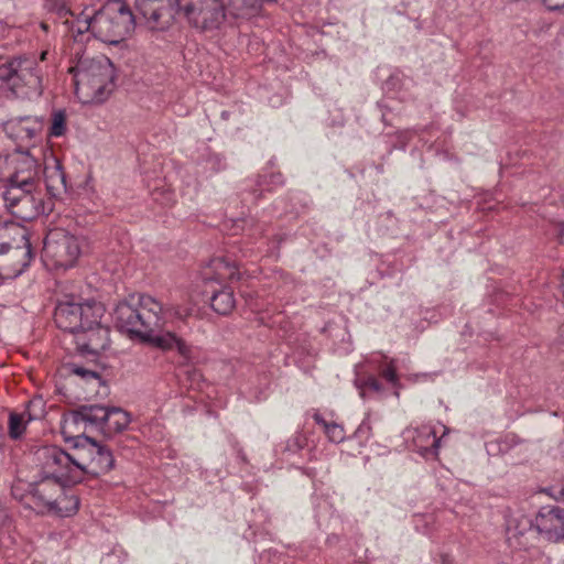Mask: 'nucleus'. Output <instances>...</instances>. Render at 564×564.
Instances as JSON below:
<instances>
[{"mask_svg": "<svg viewBox=\"0 0 564 564\" xmlns=\"http://www.w3.org/2000/svg\"><path fill=\"white\" fill-rule=\"evenodd\" d=\"M194 313L191 305L171 304L165 308L147 294L132 295L120 302L113 312L117 326L142 341L165 351L176 350L185 359L191 357V347L173 332H164L167 317L185 319Z\"/></svg>", "mask_w": 564, "mask_h": 564, "instance_id": "f257e3e1", "label": "nucleus"}, {"mask_svg": "<svg viewBox=\"0 0 564 564\" xmlns=\"http://www.w3.org/2000/svg\"><path fill=\"white\" fill-rule=\"evenodd\" d=\"M137 11L152 30L170 25L175 14L183 15L202 31L218 29L227 15L249 19L261 11V0H137Z\"/></svg>", "mask_w": 564, "mask_h": 564, "instance_id": "f03ea898", "label": "nucleus"}, {"mask_svg": "<svg viewBox=\"0 0 564 564\" xmlns=\"http://www.w3.org/2000/svg\"><path fill=\"white\" fill-rule=\"evenodd\" d=\"M75 93L84 104L104 101L115 87V67L105 55L83 56L75 67Z\"/></svg>", "mask_w": 564, "mask_h": 564, "instance_id": "7ed1b4c3", "label": "nucleus"}, {"mask_svg": "<svg viewBox=\"0 0 564 564\" xmlns=\"http://www.w3.org/2000/svg\"><path fill=\"white\" fill-rule=\"evenodd\" d=\"M34 257L29 231L17 223L0 224V279H15Z\"/></svg>", "mask_w": 564, "mask_h": 564, "instance_id": "20e7f679", "label": "nucleus"}, {"mask_svg": "<svg viewBox=\"0 0 564 564\" xmlns=\"http://www.w3.org/2000/svg\"><path fill=\"white\" fill-rule=\"evenodd\" d=\"M48 52L40 57L19 56L0 65V80L18 97L40 96L43 91V67Z\"/></svg>", "mask_w": 564, "mask_h": 564, "instance_id": "39448f33", "label": "nucleus"}, {"mask_svg": "<svg viewBox=\"0 0 564 564\" xmlns=\"http://www.w3.org/2000/svg\"><path fill=\"white\" fill-rule=\"evenodd\" d=\"M29 184L6 185L2 197L8 212L17 219L30 221L52 210L51 202H45L41 188V171L32 175Z\"/></svg>", "mask_w": 564, "mask_h": 564, "instance_id": "423d86ee", "label": "nucleus"}, {"mask_svg": "<svg viewBox=\"0 0 564 564\" xmlns=\"http://www.w3.org/2000/svg\"><path fill=\"white\" fill-rule=\"evenodd\" d=\"M240 278L239 270L235 262L218 257L213 259L208 268L203 273V281L209 290H205L210 301L212 308L221 315L229 314L235 305L236 300L234 291L223 282L227 280H238Z\"/></svg>", "mask_w": 564, "mask_h": 564, "instance_id": "0eeeda50", "label": "nucleus"}, {"mask_svg": "<svg viewBox=\"0 0 564 564\" xmlns=\"http://www.w3.org/2000/svg\"><path fill=\"white\" fill-rule=\"evenodd\" d=\"M134 29V17L129 8L112 1L102 6L95 12L93 35L109 44H117L124 40Z\"/></svg>", "mask_w": 564, "mask_h": 564, "instance_id": "6e6552de", "label": "nucleus"}, {"mask_svg": "<svg viewBox=\"0 0 564 564\" xmlns=\"http://www.w3.org/2000/svg\"><path fill=\"white\" fill-rule=\"evenodd\" d=\"M104 306L94 301L78 302L66 296L55 307L54 321L59 329L76 335L84 325H91L104 315Z\"/></svg>", "mask_w": 564, "mask_h": 564, "instance_id": "1a4fd4ad", "label": "nucleus"}, {"mask_svg": "<svg viewBox=\"0 0 564 564\" xmlns=\"http://www.w3.org/2000/svg\"><path fill=\"white\" fill-rule=\"evenodd\" d=\"M82 247L83 239L63 228H54L44 239L43 252L56 268L68 269L77 262Z\"/></svg>", "mask_w": 564, "mask_h": 564, "instance_id": "9d476101", "label": "nucleus"}, {"mask_svg": "<svg viewBox=\"0 0 564 564\" xmlns=\"http://www.w3.org/2000/svg\"><path fill=\"white\" fill-rule=\"evenodd\" d=\"M78 444V481L85 474L99 476L112 469L115 459L111 451L83 434L73 436Z\"/></svg>", "mask_w": 564, "mask_h": 564, "instance_id": "9b49d317", "label": "nucleus"}, {"mask_svg": "<svg viewBox=\"0 0 564 564\" xmlns=\"http://www.w3.org/2000/svg\"><path fill=\"white\" fill-rule=\"evenodd\" d=\"M41 171L39 158L30 150L23 151L15 148L10 153H0V181L12 183L29 184L32 175H37Z\"/></svg>", "mask_w": 564, "mask_h": 564, "instance_id": "f8f14e48", "label": "nucleus"}, {"mask_svg": "<svg viewBox=\"0 0 564 564\" xmlns=\"http://www.w3.org/2000/svg\"><path fill=\"white\" fill-rule=\"evenodd\" d=\"M70 451H64L57 446L44 447L41 451V459L43 460V473L46 476L66 482L78 481L77 454L78 444L76 440Z\"/></svg>", "mask_w": 564, "mask_h": 564, "instance_id": "ddd939ff", "label": "nucleus"}, {"mask_svg": "<svg viewBox=\"0 0 564 564\" xmlns=\"http://www.w3.org/2000/svg\"><path fill=\"white\" fill-rule=\"evenodd\" d=\"M43 123L35 117L12 118L3 123V130L7 135L17 142V148L23 151L30 150L39 159L41 150L36 144L41 142V132Z\"/></svg>", "mask_w": 564, "mask_h": 564, "instance_id": "4468645a", "label": "nucleus"}, {"mask_svg": "<svg viewBox=\"0 0 564 564\" xmlns=\"http://www.w3.org/2000/svg\"><path fill=\"white\" fill-rule=\"evenodd\" d=\"M106 417V406L98 404L82 405L64 417L62 433L65 436V440L68 441L72 440L68 434L73 433L74 430H79L82 425L84 429L86 426H91L102 432Z\"/></svg>", "mask_w": 564, "mask_h": 564, "instance_id": "2eb2a0df", "label": "nucleus"}, {"mask_svg": "<svg viewBox=\"0 0 564 564\" xmlns=\"http://www.w3.org/2000/svg\"><path fill=\"white\" fill-rule=\"evenodd\" d=\"M538 532L550 542L564 540V508L557 506L542 507L534 519Z\"/></svg>", "mask_w": 564, "mask_h": 564, "instance_id": "dca6fc26", "label": "nucleus"}, {"mask_svg": "<svg viewBox=\"0 0 564 564\" xmlns=\"http://www.w3.org/2000/svg\"><path fill=\"white\" fill-rule=\"evenodd\" d=\"M403 437L406 442H411L412 448L424 457L437 454L441 437L436 436V430L431 424L408 427L403 432Z\"/></svg>", "mask_w": 564, "mask_h": 564, "instance_id": "f3484780", "label": "nucleus"}, {"mask_svg": "<svg viewBox=\"0 0 564 564\" xmlns=\"http://www.w3.org/2000/svg\"><path fill=\"white\" fill-rule=\"evenodd\" d=\"M109 328L100 319L84 327L76 334V344L85 352L97 355L109 346Z\"/></svg>", "mask_w": 564, "mask_h": 564, "instance_id": "a211bd4d", "label": "nucleus"}, {"mask_svg": "<svg viewBox=\"0 0 564 564\" xmlns=\"http://www.w3.org/2000/svg\"><path fill=\"white\" fill-rule=\"evenodd\" d=\"M66 484V481L44 475L35 485H29L31 497L35 500V506L48 511L65 491L64 486Z\"/></svg>", "mask_w": 564, "mask_h": 564, "instance_id": "6ab92c4d", "label": "nucleus"}, {"mask_svg": "<svg viewBox=\"0 0 564 564\" xmlns=\"http://www.w3.org/2000/svg\"><path fill=\"white\" fill-rule=\"evenodd\" d=\"M37 405H43L42 400H32L29 403L28 410H25L23 413H10L8 430L11 438H20L25 431L26 423L40 417L41 414L32 413V410Z\"/></svg>", "mask_w": 564, "mask_h": 564, "instance_id": "aec40b11", "label": "nucleus"}, {"mask_svg": "<svg viewBox=\"0 0 564 564\" xmlns=\"http://www.w3.org/2000/svg\"><path fill=\"white\" fill-rule=\"evenodd\" d=\"M52 161V166L46 165L44 170L41 169V176H44L47 193L51 196H57L66 189V176L61 163L56 159Z\"/></svg>", "mask_w": 564, "mask_h": 564, "instance_id": "412c9836", "label": "nucleus"}, {"mask_svg": "<svg viewBox=\"0 0 564 564\" xmlns=\"http://www.w3.org/2000/svg\"><path fill=\"white\" fill-rule=\"evenodd\" d=\"M129 423L130 415L128 412L120 408H107V417L105 419L102 433L107 436H111L123 431Z\"/></svg>", "mask_w": 564, "mask_h": 564, "instance_id": "4be33fe9", "label": "nucleus"}, {"mask_svg": "<svg viewBox=\"0 0 564 564\" xmlns=\"http://www.w3.org/2000/svg\"><path fill=\"white\" fill-rule=\"evenodd\" d=\"M79 508V500L74 495H67L65 491L56 500L47 512L55 513L61 517H69L77 512Z\"/></svg>", "mask_w": 564, "mask_h": 564, "instance_id": "5701e85b", "label": "nucleus"}, {"mask_svg": "<svg viewBox=\"0 0 564 564\" xmlns=\"http://www.w3.org/2000/svg\"><path fill=\"white\" fill-rule=\"evenodd\" d=\"M95 21V12H88L87 10L80 12L77 17L72 20L66 19L65 23L69 24V29L73 33L82 35L86 32L93 34V22Z\"/></svg>", "mask_w": 564, "mask_h": 564, "instance_id": "b1692460", "label": "nucleus"}, {"mask_svg": "<svg viewBox=\"0 0 564 564\" xmlns=\"http://www.w3.org/2000/svg\"><path fill=\"white\" fill-rule=\"evenodd\" d=\"M532 525V521L524 516L510 517L507 521V533L510 536L522 535Z\"/></svg>", "mask_w": 564, "mask_h": 564, "instance_id": "393cba45", "label": "nucleus"}, {"mask_svg": "<svg viewBox=\"0 0 564 564\" xmlns=\"http://www.w3.org/2000/svg\"><path fill=\"white\" fill-rule=\"evenodd\" d=\"M67 130L66 113L64 110H56L52 113L50 135L62 137Z\"/></svg>", "mask_w": 564, "mask_h": 564, "instance_id": "a878e982", "label": "nucleus"}, {"mask_svg": "<svg viewBox=\"0 0 564 564\" xmlns=\"http://www.w3.org/2000/svg\"><path fill=\"white\" fill-rule=\"evenodd\" d=\"M355 383H356V387L359 389L360 395L362 398L365 397V393H366L367 390H371V391L377 392V393L382 391L381 383L379 382V380L375 376H371V375L368 376L365 379L357 378Z\"/></svg>", "mask_w": 564, "mask_h": 564, "instance_id": "bb28decb", "label": "nucleus"}, {"mask_svg": "<svg viewBox=\"0 0 564 564\" xmlns=\"http://www.w3.org/2000/svg\"><path fill=\"white\" fill-rule=\"evenodd\" d=\"M45 8L56 13L59 18L67 19L68 15L73 17L67 0H45Z\"/></svg>", "mask_w": 564, "mask_h": 564, "instance_id": "cd10ccee", "label": "nucleus"}, {"mask_svg": "<svg viewBox=\"0 0 564 564\" xmlns=\"http://www.w3.org/2000/svg\"><path fill=\"white\" fill-rule=\"evenodd\" d=\"M324 432L330 442L340 443L345 440V431L343 426L336 423H330L328 426H326Z\"/></svg>", "mask_w": 564, "mask_h": 564, "instance_id": "c85d7f7f", "label": "nucleus"}, {"mask_svg": "<svg viewBox=\"0 0 564 564\" xmlns=\"http://www.w3.org/2000/svg\"><path fill=\"white\" fill-rule=\"evenodd\" d=\"M380 373L381 377L386 379L387 382L391 383L393 387L398 384L399 379L397 376V368L392 360L381 368Z\"/></svg>", "mask_w": 564, "mask_h": 564, "instance_id": "c756f323", "label": "nucleus"}, {"mask_svg": "<svg viewBox=\"0 0 564 564\" xmlns=\"http://www.w3.org/2000/svg\"><path fill=\"white\" fill-rule=\"evenodd\" d=\"M72 372L82 377L83 379H99V376L96 371H93V370H88L84 367H79V366H76V365H73L72 366Z\"/></svg>", "mask_w": 564, "mask_h": 564, "instance_id": "7c9ffc66", "label": "nucleus"}, {"mask_svg": "<svg viewBox=\"0 0 564 564\" xmlns=\"http://www.w3.org/2000/svg\"><path fill=\"white\" fill-rule=\"evenodd\" d=\"M370 431V425L367 420H364L356 431L358 437H367Z\"/></svg>", "mask_w": 564, "mask_h": 564, "instance_id": "2f4dec72", "label": "nucleus"}, {"mask_svg": "<svg viewBox=\"0 0 564 564\" xmlns=\"http://www.w3.org/2000/svg\"><path fill=\"white\" fill-rule=\"evenodd\" d=\"M414 133H416V130H404L400 132L399 139L402 143V148H405L406 143L410 141Z\"/></svg>", "mask_w": 564, "mask_h": 564, "instance_id": "473e14b6", "label": "nucleus"}, {"mask_svg": "<svg viewBox=\"0 0 564 564\" xmlns=\"http://www.w3.org/2000/svg\"><path fill=\"white\" fill-rule=\"evenodd\" d=\"M549 10H558L564 7V0H543Z\"/></svg>", "mask_w": 564, "mask_h": 564, "instance_id": "72a5a7b5", "label": "nucleus"}, {"mask_svg": "<svg viewBox=\"0 0 564 564\" xmlns=\"http://www.w3.org/2000/svg\"><path fill=\"white\" fill-rule=\"evenodd\" d=\"M100 564H119V558L115 553H109L101 558Z\"/></svg>", "mask_w": 564, "mask_h": 564, "instance_id": "f704fd0d", "label": "nucleus"}, {"mask_svg": "<svg viewBox=\"0 0 564 564\" xmlns=\"http://www.w3.org/2000/svg\"><path fill=\"white\" fill-rule=\"evenodd\" d=\"M313 419H314V421L316 422V424L321 425L324 430L326 429V426H328V425L330 424V423H329V422H327V421L324 419V416H323L321 413H318V412L314 413Z\"/></svg>", "mask_w": 564, "mask_h": 564, "instance_id": "c9c22d12", "label": "nucleus"}, {"mask_svg": "<svg viewBox=\"0 0 564 564\" xmlns=\"http://www.w3.org/2000/svg\"><path fill=\"white\" fill-rule=\"evenodd\" d=\"M557 237L561 239V241H564V223H557L554 228Z\"/></svg>", "mask_w": 564, "mask_h": 564, "instance_id": "e433bc0d", "label": "nucleus"}, {"mask_svg": "<svg viewBox=\"0 0 564 564\" xmlns=\"http://www.w3.org/2000/svg\"><path fill=\"white\" fill-rule=\"evenodd\" d=\"M20 485L21 484H17L12 487V495L14 498L19 499V500H22L23 497L22 495H20Z\"/></svg>", "mask_w": 564, "mask_h": 564, "instance_id": "4c0bfd02", "label": "nucleus"}, {"mask_svg": "<svg viewBox=\"0 0 564 564\" xmlns=\"http://www.w3.org/2000/svg\"><path fill=\"white\" fill-rule=\"evenodd\" d=\"M550 495L553 496L555 499H562L564 498V489H557L555 492H552Z\"/></svg>", "mask_w": 564, "mask_h": 564, "instance_id": "58836bf2", "label": "nucleus"}]
</instances>
